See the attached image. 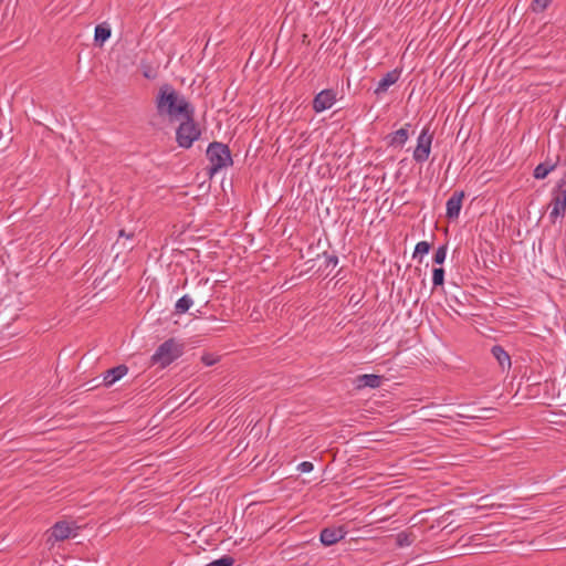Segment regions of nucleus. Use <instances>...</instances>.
<instances>
[{
  "label": "nucleus",
  "mask_w": 566,
  "mask_h": 566,
  "mask_svg": "<svg viewBox=\"0 0 566 566\" xmlns=\"http://www.w3.org/2000/svg\"><path fill=\"white\" fill-rule=\"evenodd\" d=\"M156 108L160 116H168L170 119L182 118L189 113H195L192 105L169 84H164L159 88Z\"/></svg>",
  "instance_id": "nucleus-1"
},
{
  "label": "nucleus",
  "mask_w": 566,
  "mask_h": 566,
  "mask_svg": "<svg viewBox=\"0 0 566 566\" xmlns=\"http://www.w3.org/2000/svg\"><path fill=\"white\" fill-rule=\"evenodd\" d=\"M206 156L209 160L208 172L210 177L233 164L230 148L220 142L210 143L206 150Z\"/></svg>",
  "instance_id": "nucleus-2"
},
{
  "label": "nucleus",
  "mask_w": 566,
  "mask_h": 566,
  "mask_svg": "<svg viewBox=\"0 0 566 566\" xmlns=\"http://www.w3.org/2000/svg\"><path fill=\"white\" fill-rule=\"evenodd\" d=\"M184 353V345L175 338H169L158 346L150 357L151 365L165 368L178 359Z\"/></svg>",
  "instance_id": "nucleus-3"
},
{
  "label": "nucleus",
  "mask_w": 566,
  "mask_h": 566,
  "mask_svg": "<svg viewBox=\"0 0 566 566\" xmlns=\"http://www.w3.org/2000/svg\"><path fill=\"white\" fill-rule=\"evenodd\" d=\"M195 113L182 117V122L176 129V142L179 147L189 149L201 136V130L195 122Z\"/></svg>",
  "instance_id": "nucleus-4"
},
{
  "label": "nucleus",
  "mask_w": 566,
  "mask_h": 566,
  "mask_svg": "<svg viewBox=\"0 0 566 566\" xmlns=\"http://www.w3.org/2000/svg\"><path fill=\"white\" fill-rule=\"evenodd\" d=\"M549 207H551L549 219L553 223H555L557 218H562L565 216V212H566V180L558 181L557 186L553 189Z\"/></svg>",
  "instance_id": "nucleus-5"
},
{
  "label": "nucleus",
  "mask_w": 566,
  "mask_h": 566,
  "mask_svg": "<svg viewBox=\"0 0 566 566\" xmlns=\"http://www.w3.org/2000/svg\"><path fill=\"white\" fill-rule=\"evenodd\" d=\"M432 134L429 133V128L424 127L417 139V146L413 150V159L417 163H424L430 155Z\"/></svg>",
  "instance_id": "nucleus-6"
},
{
  "label": "nucleus",
  "mask_w": 566,
  "mask_h": 566,
  "mask_svg": "<svg viewBox=\"0 0 566 566\" xmlns=\"http://www.w3.org/2000/svg\"><path fill=\"white\" fill-rule=\"evenodd\" d=\"M336 102V93L333 90H323L313 99V109L316 113L329 109Z\"/></svg>",
  "instance_id": "nucleus-7"
},
{
  "label": "nucleus",
  "mask_w": 566,
  "mask_h": 566,
  "mask_svg": "<svg viewBox=\"0 0 566 566\" xmlns=\"http://www.w3.org/2000/svg\"><path fill=\"white\" fill-rule=\"evenodd\" d=\"M346 535L344 527H325L321 531V542L325 546H332L342 541Z\"/></svg>",
  "instance_id": "nucleus-8"
},
{
  "label": "nucleus",
  "mask_w": 566,
  "mask_h": 566,
  "mask_svg": "<svg viewBox=\"0 0 566 566\" xmlns=\"http://www.w3.org/2000/svg\"><path fill=\"white\" fill-rule=\"evenodd\" d=\"M464 199L463 191H454L452 196L447 201V218L450 220L458 219L461 208L462 201Z\"/></svg>",
  "instance_id": "nucleus-9"
},
{
  "label": "nucleus",
  "mask_w": 566,
  "mask_h": 566,
  "mask_svg": "<svg viewBox=\"0 0 566 566\" xmlns=\"http://www.w3.org/2000/svg\"><path fill=\"white\" fill-rule=\"evenodd\" d=\"M76 532L69 522L60 521L51 527V537L55 541H64L71 536H75Z\"/></svg>",
  "instance_id": "nucleus-10"
},
{
  "label": "nucleus",
  "mask_w": 566,
  "mask_h": 566,
  "mask_svg": "<svg viewBox=\"0 0 566 566\" xmlns=\"http://www.w3.org/2000/svg\"><path fill=\"white\" fill-rule=\"evenodd\" d=\"M128 373V367L126 365H118L106 370L103 375V384L105 387H111L116 381L122 379Z\"/></svg>",
  "instance_id": "nucleus-11"
},
{
  "label": "nucleus",
  "mask_w": 566,
  "mask_h": 566,
  "mask_svg": "<svg viewBox=\"0 0 566 566\" xmlns=\"http://www.w3.org/2000/svg\"><path fill=\"white\" fill-rule=\"evenodd\" d=\"M400 77V71L398 70H392L390 72H388L379 82H378V85L377 87L375 88L374 93L376 95H381L384 93H386L388 91V88L394 85L395 83H397V81L399 80Z\"/></svg>",
  "instance_id": "nucleus-12"
},
{
  "label": "nucleus",
  "mask_w": 566,
  "mask_h": 566,
  "mask_svg": "<svg viewBox=\"0 0 566 566\" xmlns=\"http://www.w3.org/2000/svg\"><path fill=\"white\" fill-rule=\"evenodd\" d=\"M381 385V376L374 374L359 375L356 379L357 388H378Z\"/></svg>",
  "instance_id": "nucleus-13"
},
{
  "label": "nucleus",
  "mask_w": 566,
  "mask_h": 566,
  "mask_svg": "<svg viewBox=\"0 0 566 566\" xmlns=\"http://www.w3.org/2000/svg\"><path fill=\"white\" fill-rule=\"evenodd\" d=\"M491 353L503 370L511 367V357L502 346L494 345Z\"/></svg>",
  "instance_id": "nucleus-14"
},
{
  "label": "nucleus",
  "mask_w": 566,
  "mask_h": 566,
  "mask_svg": "<svg viewBox=\"0 0 566 566\" xmlns=\"http://www.w3.org/2000/svg\"><path fill=\"white\" fill-rule=\"evenodd\" d=\"M111 34L112 30L107 23L97 24L94 31V41L102 46L111 38Z\"/></svg>",
  "instance_id": "nucleus-15"
},
{
  "label": "nucleus",
  "mask_w": 566,
  "mask_h": 566,
  "mask_svg": "<svg viewBox=\"0 0 566 566\" xmlns=\"http://www.w3.org/2000/svg\"><path fill=\"white\" fill-rule=\"evenodd\" d=\"M557 166V163H553L551 160H546L544 163L538 164L533 172L535 179H545L549 172H552Z\"/></svg>",
  "instance_id": "nucleus-16"
},
{
  "label": "nucleus",
  "mask_w": 566,
  "mask_h": 566,
  "mask_svg": "<svg viewBox=\"0 0 566 566\" xmlns=\"http://www.w3.org/2000/svg\"><path fill=\"white\" fill-rule=\"evenodd\" d=\"M193 301L189 295L181 296L175 305V312L176 314H185L189 311V308L192 306Z\"/></svg>",
  "instance_id": "nucleus-17"
},
{
  "label": "nucleus",
  "mask_w": 566,
  "mask_h": 566,
  "mask_svg": "<svg viewBox=\"0 0 566 566\" xmlns=\"http://www.w3.org/2000/svg\"><path fill=\"white\" fill-rule=\"evenodd\" d=\"M408 130L407 128H400L398 130H396L392 135H391V140H390V145L392 146H403L406 144V142L408 140Z\"/></svg>",
  "instance_id": "nucleus-18"
},
{
  "label": "nucleus",
  "mask_w": 566,
  "mask_h": 566,
  "mask_svg": "<svg viewBox=\"0 0 566 566\" xmlns=\"http://www.w3.org/2000/svg\"><path fill=\"white\" fill-rule=\"evenodd\" d=\"M416 536L410 532H400L396 536L398 547L410 546L415 542Z\"/></svg>",
  "instance_id": "nucleus-19"
},
{
  "label": "nucleus",
  "mask_w": 566,
  "mask_h": 566,
  "mask_svg": "<svg viewBox=\"0 0 566 566\" xmlns=\"http://www.w3.org/2000/svg\"><path fill=\"white\" fill-rule=\"evenodd\" d=\"M433 287L441 286L444 283V270L442 268H434L432 271Z\"/></svg>",
  "instance_id": "nucleus-20"
},
{
  "label": "nucleus",
  "mask_w": 566,
  "mask_h": 566,
  "mask_svg": "<svg viewBox=\"0 0 566 566\" xmlns=\"http://www.w3.org/2000/svg\"><path fill=\"white\" fill-rule=\"evenodd\" d=\"M234 564V558L230 555H223L219 559L212 560L205 566H232Z\"/></svg>",
  "instance_id": "nucleus-21"
},
{
  "label": "nucleus",
  "mask_w": 566,
  "mask_h": 566,
  "mask_svg": "<svg viewBox=\"0 0 566 566\" xmlns=\"http://www.w3.org/2000/svg\"><path fill=\"white\" fill-rule=\"evenodd\" d=\"M553 0H533L531 8L533 12L539 13L547 9Z\"/></svg>",
  "instance_id": "nucleus-22"
},
{
  "label": "nucleus",
  "mask_w": 566,
  "mask_h": 566,
  "mask_svg": "<svg viewBox=\"0 0 566 566\" xmlns=\"http://www.w3.org/2000/svg\"><path fill=\"white\" fill-rule=\"evenodd\" d=\"M447 256V245L439 247L433 255V262L436 264H442Z\"/></svg>",
  "instance_id": "nucleus-23"
},
{
  "label": "nucleus",
  "mask_w": 566,
  "mask_h": 566,
  "mask_svg": "<svg viewBox=\"0 0 566 566\" xmlns=\"http://www.w3.org/2000/svg\"><path fill=\"white\" fill-rule=\"evenodd\" d=\"M430 248H431V245L427 241H421V242L417 243L415 253H413V258H416L418 254H421V255L427 254L430 251Z\"/></svg>",
  "instance_id": "nucleus-24"
},
{
  "label": "nucleus",
  "mask_w": 566,
  "mask_h": 566,
  "mask_svg": "<svg viewBox=\"0 0 566 566\" xmlns=\"http://www.w3.org/2000/svg\"><path fill=\"white\" fill-rule=\"evenodd\" d=\"M314 465L310 461H304L296 467V472H311Z\"/></svg>",
  "instance_id": "nucleus-25"
},
{
  "label": "nucleus",
  "mask_w": 566,
  "mask_h": 566,
  "mask_svg": "<svg viewBox=\"0 0 566 566\" xmlns=\"http://www.w3.org/2000/svg\"><path fill=\"white\" fill-rule=\"evenodd\" d=\"M282 107H283V104H280V105H274L271 113L269 114V117H268V120L271 122L273 117H275L276 119L280 118V115L282 113Z\"/></svg>",
  "instance_id": "nucleus-26"
},
{
  "label": "nucleus",
  "mask_w": 566,
  "mask_h": 566,
  "mask_svg": "<svg viewBox=\"0 0 566 566\" xmlns=\"http://www.w3.org/2000/svg\"><path fill=\"white\" fill-rule=\"evenodd\" d=\"M201 360H202V363H203L205 365H207V366H211V365H213V364H214V359H212L210 355H203V356L201 357Z\"/></svg>",
  "instance_id": "nucleus-27"
},
{
  "label": "nucleus",
  "mask_w": 566,
  "mask_h": 566,
  "mask_svg": "<svg viewBox=\"0 0 566 566\" xmlns=\"http://www.w3.org/2000/svg\"><path fill=\"white\" fill-rule=\"evenodd\" d=\"M118 235L127 238V239H132L134 237V233H126L125 230L122 229V230H119Z\"/></svg>",
  "instance_id": "nucleus-28"
},
{
  "label": "nucleus",
  "mask_w": 566,
  "mask_h": 566,
  "mask_svg": "<svg viewBox=\"0 0 566 566\" xmlns=\"http://www.w3.org/2000/svg\"><path fill=\"white\" fill-rule=\"evenodd\" d=\"M294 476H296V474H290L286 479L294 478Z\"/></svg>",
  "instance_id": "nucleus-29"
},
{
  "label": "nucleus",
  "mask_w": 566,
  "mask_h": 566,
  "mask_svg": "<svg viewBox=\"0 0 566 566\" xmlns=\"http://www.w3.org/2000/svg\"><path fill=\"white\" fill-rule=\"evenodd\" d=\"M3 2V0H0V4Z\"/></svg>",
  "instance_id": "nucleus-30"
}]
</instances>
